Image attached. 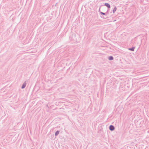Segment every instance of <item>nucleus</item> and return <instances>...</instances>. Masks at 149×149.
Segmentation results:
<instances>
[{"mask_svg":"<svg viewBox=\"0 0 149 149\" xmlns=\"http://www.w3.org/2000/svg\"><path fill=\"white\" fill-rule=\"evenodd\" d=\"M109 129L111 130L112 131L114 130V127L113 126L110 125L109 127Z\"/></svg>","mask_w":149,"mask_h":149,"instance_id":"nucleus-1","label":"nucleus"},{"mask_svg":"<svg viewBox=\"0 0 149 149\" xmlns=\"http://www.w3.org/2000/svg\"><path fill=\"white\" fill-rule=\"evenodd\" d=\"M105 5L107 6L108 8H110V5L108 3H105Z\"/></svg>","mask_w":149,"mask_h":149,"instance_id":"nucleus-2","label":"nucleus"},{"mask_svg":"<svg viewBox=\"0 0 149 149\" xmlns=\"http://www.w3.org/2000/svg\"><path fill=\"white\" fill-rule=\"evenodd\" d=\"M26 86V83H24V84H23L22 88H23L25 87Z\"/></svg>","mask_w":149,"mask_h":149,"instance_id":"nucleus-3","label":"nucleus"},{"mask_svg":"<svg viewBox=\"0 0 149 149\" xmlns=\"http://www.w3.org/2000/svg\"><path fill=\"white\" fill-rule=\"evenodd\" d=\"M116 7H115L114 8V9H113V13H114L115 12V11H116Z\"/></svg>","mask_w":149,"mask_h":149,"instance_id":"nucleus-4","label":"nucleus"},{"mask_svg":"<svg viewBox=\"0 0 149 149\" xmlns=\"http://www.w3.org/2000/svg\"><path fill=\"white\" fill-rule=\"evenodd\" d=\"M113 59V58L112 56H109V60H112Z\"/></svg>","mask_w":149,"mask_h":149,"instance_id":"nucleus-5","label":"nucleus"},{"mask_svg":"<svg viewBox=\"0 0 149 149\" xmlns=\"http://www.w3.org/2000/svg\"><path fill=\"white\" fill-rule=\"evenodd\" d=\"M59 133V132L58 131H57L55 133V135H57Z\"/></svg>","mask_w":149,"mask_h":149,"instance_id":"nucleus-6","label":"nucleus"},{"mask_svg":"<svg viewBox=\"0 0 149 149\" xmlns=\"http://www.w3.org/2000/svg\"><path fill=\"white\" fill-rule=\"evenodd\" d=\"M134 48H132L129 49L130 50H132V51H134Z\"/></svg>","mask_w":149,"mask_h":149,"instance_id":"nucleus-7","label":"nucleus"},{"mask_svg":"<svg viewBox=\"0 0 149 149\" xmlns=\"http://www.w3.org/2000/svg\"><path fill=\"white\" fill-rule=\"evenodd\" d=\"M102 13V14H103V15H105V13Z\"/></svg>","mask_w":149,"mask_h":149,"instance_id":"nucleus-8","label":"nucleus"}]
</instances>
